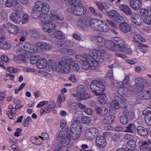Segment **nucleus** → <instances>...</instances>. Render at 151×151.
<instances>
[{"label": "nucleus", "instance_id": "nucleus-26", "mask_svg": "<svg viewBox=\"0 0 151 151\" xmlns=\"http://www.w3.org/2000/svg\"><path fill=\"white\" fill-rule=\"evenodd\" d=\"M83 117V113L81 111H76L74 115V119L75 120V121L74 122H76L78 124H80L79 121L82 119Z\"/></svg>", "mask_w": 151, "mask_h": 151}, {"label": "nucleus", "instance_id": "nucleus-24", "mask_svg": "<svg viewBox=\"0 0 151 151\" xmlns=\"http://www.w3.org/2000/svg\"><path fill=\"white\" fill-rule=\"evenodd\" d=\"M87 24L88 22L86 19L82 17L78 19L77 21V25L79 28L84 29L86 27Z\"/></svg>", "mask_w": 151, "mask_h": 151}, {"label": "nucleus", "instance_id": "nucleus-59", "mask_svg": "<svg viewBox=\"0 0 151 151\" xmlns=\"http://www.w3.org/2000/svg\"><path fill=\"white\" fill-rule=\"evenodd\" d=\"M148 47L147 45L139 43V45L138 46V48L141 50V51L144 53H145L146 52V47Z\"/></svg>", "mask_w": 151, "mask_h": 151}, {"label": "nucleus", "instance_id": "nucleus-54", "mask_svg": "<svg viewBox=\"0 0 151 151\" xmlns=\"http://www.w3.org/2000/svg\"><path fill=\"white\" fill-rule=\"evenodd\" d=\"M113 42L109 40H105L104 46L111 50L113 45Z\"/></svg>", "mask_w": 151, "mask_h": 151}, {"label": "nucleus", "instance_id": "nucleus-58", "mask_svg": "<svg viewBox=\"0 0 151 151\" xmlns=\"http://www.w3.org/2000/svg\"><path fill=\"white\" fill-rule=\"evenodd\" d=\"M11 45L10 44L7 42H5L2 45L1 47L0 48L4 50H9L11 48Z\"/></svg>", "mask_w": 151, "mask_h": 151}, {"label": "nucleus", "instance_id": "nucleus-4", "mask_svg": "<svg viewBox=\"0 0 151 151\" xmlns=\"http://www.w3.org/2000/svg\"><path fill=\"white\" fill-rule=\"evenodd\" d=\"M126 99L122 95L116 96L115 99L113 100L110 104V107L112 109H117L120 106L122 108H126L127 106Z\"/></svg>", "mask_w": 151, "mask_h": 151}, {"label": "nucleus", "instance_id": "nucleus-18", "mask_svg": "<svg viewBox=\"0 0 151 151\" xmlns=\"http://www.w3.org/2000/svg\"><path fill=\"white\" fill-rule=\"evenodd\" d=\"M131 21L136 25L139 26L142 24L143 22L141 21V19H139L138 17V15L135 12H132L131 15Z\"/></svg>", "mask_w": 151, "mask_h": 151}, {"label": "nucleus", "instance_id": "nucleus-52", "mask_svg": "<svg viewBox=\"0 0 151 151\" xmlns=\"http://www.w3.org/2000/svg\"><path fill=\"white\" fill-rule=\"evenodd\" d=\"M30 57V56L28 58L29 60L27 62L29 61L30 63L32 64H34L37 63L39 58L37 55L33 56L29 59V58Z\"/></svg>", "mask_w": 151, "mask_h": 151}, {"label": "nucleus", "instance_id": "nucleus-20", "mask_svg": "<svg viewBox=\"0 0 151 151\" xmlns=\"http://www.w3.org/2000/svg\"><path fill=\"white\" fill-rule=\"evenodd\" d=\"M142 4V1L140 0H131L130 2L131 7L135 10L139 9Z\"/></svg>", "mask_w": 151, "mask_h": 151}, {"label": "nucleus", "instance_id": "nucleus-25", "mask_svg": "<svg viewBox=\"0 0 151 151\" xmlns=\"http://www.w3.org/2000/svg\"><path fill=\"white\" fill-rule=\"evenodd\" d=\"M119 28L122 32L125 33L129 32L131 30L130 26L126 22L121 23L119 25Z\"/></svg>", "mask_w": 151, "mask_h": 151}, {"label": "nucleus", "instance_id": "nucleus-7", "mask_svg": "<svg viewBox=\"0 0 151 151\" xmlns=\"http://www.w3.org/2000/svg\"><path fill=\"white\" fill-rule=\"evenodd\" d=\"M89 57L91 60H95L96 62L99 63H102L104 58L103 54L100 52H94L92 50H90L89 52Z\"/></svg>", "mask_w": 151, "mask_h": 151}, {"label": "nucleus", "instance_id": "nucleus-22", "mask_svg": "<svg viewBox=\"0 0 151 151\" xmlns=\"http://www.w3.org/2000/svg\"><path fill=\"white\" fill-rule=\"evenodd\" d=\"M37 68L40 69L45 68L47 66V62L45 58H42L37 61L36 63Z\"/></svg>", "mask_w": 151, "mask_h": 151}, {"label": "nucleus", "instance_id": "nucleus-53", "mask_svg": "<svg viewBox=\"0 0 151 151\" xmlns=\"http://www.w3.org/2000/svg\"><path fill=\"white\" fill-rule=\"evenodd\" d=\"M65 97L63 95H59L58 98L57 102L58 105L60 106L62 102H63L65 101Z\"/></svg>", "mask_w": 151, "mask_h": 151}, {"label": "nucleus", "instance_id": "nucleus-14", "mask_svg": "<svg viewBox=\"0 0 151 151\" xmlns=\"http://www.w3.org/2000/svg\"><path fill=\"white\" fill-rule=\"evenodd\" d=\"M7 30L11 34H17L19 30V28L11 23H8L6 25Z\"/></svg>", "mask_w": 151, "mask_h": 151}, {"label": "nucleus", "instance_id": "nucleus-47", "mask_svg": "<svg viewBox=\"0 0 151 151\" xmlns=\"http://www.w3.org/2000/svg\"><path fill=\"white\" fill-rule=\"evenodd\" d=\"M120 121L122 124H127L128 122V118L127 116L124 114L122 115L120 117Z\"/></svg>", "mask_w": 151, "mask_h": 151}, {"label": "nucleus", "instance_id": "nucleus-55", "mask_svg": "<svg viewBox=\"0 0 151 151\" xmlns=\"http://www.w3.org/2000/svg\"><path fill=\"white\" fill-rule=\"evenodd\" d=\"M51 111V109H49L47 106L42 108L40 110V115L42 116L44 113L45 112L49 113Z\"/></svg>", "mask_w": 151, "mask_h": 151}, {"label": "nucleus", "instance_id": "nucleus-57", "mask_svg": "<svg viewBox=\"0 0 151 151\" xmlns=\"http://www.w3.org/2000/svg\"><path fill=\"white\" fill-rule=\"evenodd\" d=\"M126 128L129 130V132L133 133V131L136 129V127L133 124H130L129 125L126 127Z\"/></svg>", "mask_w": 151, "mask_h": 151}, {"label": "nucleus", "instance_id": "nucleus-61", "mask_svg": "<svg viewBox=\"0 0 151 151\" xmlns=\"http://www.w3.org/2000/svg\"><path fill=\"white\" fill-rule=\"evenodd\" d=\"M75 58L78 62L80 63L81 64L86 60V58L83 56L80 55H76L75 56Z\"/></svg>", "mask_w": 151, "mask_h": 151}, {"label": "nucleus", "instance_id": "nucleus-62", "mask_svg": "<svg viewBox=\"0 0 151 151\" xmlns=\"http://www.w3.org/2000/svg\"><path fill=\"white\" fill-rule=\"evenodd\" d=\"M57 14H56V17H55V19L58 20L60 21H62L63 20L64 17L63 14L57 11Z\"/></svg>", "mask_w": 151, "mask_h": 151}, {"label": "nucleus", "instance_id": "nucleus-11", "mask_svg": "<svg viewBox=\"0 0 151 151\" xmlns=\"http://www.w3.org/2000/svg\"><path fill=\"white\" fill-rule=\"evenodd\" d=\"M95 62L94 60L90 59L89 57L88 56V58L81 63V66L83 69L87 70L91 67L95 66L94 65Z\"/></svg>", "mask_w": 151, "mask_h": 151}, {"label": "nucleus", "instance_id": "nucleus-45", "mask_svg": "<svg viewBox=\"0 0 151 151\" xmlns=\"http://www.w3.org/2000/svg\"><path fill=\"white\" fill-rule=\"evenodd\" d=\"M69 4L72 7H76L78 6H80L81 4L80 0H70Z\"/></svg>", "mask_w": 151, "mask_h": 151}, {"label": "nucleus", "instance_id": "nucleus-44", "mask_svg": "<svg viewBox=\"0 0 151 151\" xmlns=\"http://www.w3.org/2000/svg\"><path fill=\"white\" fill-rule=\"evenodd\" d=\"M31 37L34 39H37L40 37V35L38 32L34 29H32L31 31Z\"/></svg>", "mask_w": 151, "mask_h": 151}, {"label": "nucleus", "instance_id": "nucleus-50", "mask_svg": "<svg viewBox=\"0 0 151 151\" xmlns=\"http://www.w3.org/2000/svg\"><path fill=\"white\" fill-rule=\"evenodd\" d=\"M43 3L42 1H37L35 3V7L34 8L41 11Z\"/></svg>", "mask_w": 151, "mask_h": 151}, {"label": "nucleus", "instance_id": "nucleus-32", "mask_svg": "<svg viewBox=\"0 0 151 151\" xmlns=\"http://www.w3.org/2000/svg\"><path fill=\"white\" fill-rule=\"evenodd\" d=\"M136 146L135 142L133 139H130L127 142L126 149L128 151H132Z\"/></svg>", "mask_w": 151, "mask_h": 151}, {"label": "nucleus", "instance_id": "nucleus-16", "mask_svg": "<svg viewBox=\"0 0 151 151\" xmlns=\"http://www.w3.org/2000/svg\"><path fill=\"white\" fill-rule=\"evenodd\" d=\"M10 18L11 21L16 24H19L22 20L21 14L17 12H14L12 14L10 15Z\"/></svg>", "mask_w": 151, "mask_h": 151}, {"label": "nucleus", "instance_id": "nucleus-8", "mask_svg": "<svg viewBox=\"0 0 151 151\" xmlns=\"http://www.w3.org/2000/svg\"><path fill=\"white\" fill-rule=\"evenodd\" d=\"M59 66L60 68L58 70L59 72L62 74H67L71 70L69 64L63 61L61 59L59 62Z\"/></svg>", "mask_w": 151, "mask_h": 151}, {"label": "nucleus", "instance_id": "nucleus-42", "mask_svg": "<svg viewBox=\"0 0 151 151\" xmlns=\"http://www.w3.org/2000/svg\"><path fill=\"white\" fill-rule=\"evenodd\" d=\"M49 65L50 68L53 70L57 71V65L55 62L52 60H49Z\"/></svg>", "mask_w": 151, "mask_h": 151}, {"label": "nucleus", "instance_id": "nucleus-28", "mask_svg": "<svg viewBox=\"0 0 151 151\" xmlns=\"http://www.w3.org/2000/svg\"><path fill=\"white\" fill-rule=\"evenodd\" d=\"M137 97L138 99L141 100L150 99H151V93L150 91H144Z\"/></svg>", "mask_w": 151, "mask_h": 151}, {"label": "nucleus", "instance_id": "nucleus-46", "mask_svg": "<svg viewBox=\"0 0 151 151\" xmlns=\"http://www.w3.org/2000/svg\"><path fill=\"white\" fill-rule=\"evenodd\" d=\"M49 9L50 7L48 4L46 3H44L42 5L41 12L44 14H46L49 12Z\"/></svg>", "mask_w": 151, "mask_h": 151}, {"label": "nucleus", "instance_id": "nucleus-33", "mask_svg": "<svg viewBox=\"0 0 151 151\" xmlns=\"http://www.w3.org/2000/svg\"><path fill=\"white\" fill-rule=\"evenodd\" d=\"M124 88L122 91V93L124 95H126L128 93H130V92L132 91H136L134 88L129 85H125L124 86Z\"/></svg>", "mask_w": 151, "mask_h": 151}, {"label": "nucleus", "instance_id": "nucleus-21", "mask_svg": "<svg viewBox=\"0 0 151 151\" xmlns=\"http://www.w3.org/2000/svg\"><path fill=\"white\" fill-rule=\"evenodd\" d=\"M111 110L109 111L110 115L105 117L103 119V122L106 124H111L114 121L115 116L111 113Z\"/></svg>", "mask_w": 151, "mask_h": 151}, {"label": "nucleus", "instance_id": "nucleus-17", "mask_svg": "<svg viewBox=\"0 0 151 151\" xmlns=\"http://www.w3.org/2000/svg\"><path fill=\"white\" fill-rule=\"evenodd\" d=\"M96 143L97 146L101 148L105 147L106 145V140L103 136H98L96 139Z\"/></svg>", "mask_w": 151, "mask_h": 151}, {"label": "nucleus", "instance_id": "nucleus-49", "mask_svg": "<svg viewBox=\"0 0 151 151\" xmlns=\"http://www.w3.org/2000/svg\"><path fill=\"white\" fill-rule=\"evenodd\" d=\"M41 11L34 8L32 13V15L35 18L39 17L41 13Z\"/></svg>", "mask_w": 151, "mask_h": 151}, {"label": "nucleus", "instance_id": "nucleus-31", "mask_svg": "<svg viewBox=\"0 0 151 151\" xmlns=\"http://www.w3.org/2000/svg\"><path fill=\"white\" fill-rule=\"evenodd\" d=\"M138 134L142 136H145L148 134V131L144 127L138 126L137 129Z\"/></svg>", "mask_w": 151, "mask_h": 151}, {"label": "nucleus", "instance_id": "nucleus-37", "mask_svg": "<svg viewBox=\"0 0 151 151\" xmlns=\"http://www.w3.org/2000/svg\"><path fill=\"white\" fill-rule=\"evenodd\" d=\"M100 24L101 25L99 26L98 31H103L106 32L109 30V28L107 25L106 24H104V22H103L102 20H101Z\"/></svg>", "mask_w": 151, "mask_h": 151}, {"label": "nucleus", "instance_id": "nucleus-29", "mask_svg": "<svg viewBox=\"0 0 151 151\" xmlns=\"http://www.w3.org/2000/svg\"><path fill=\"white\" fill-rule=\"evenodd\" d=\"M95 110L97 114H99L103 116L106 115L108 111L107 108L105 107L101 108L100 107L97 106L95 108Z\"/></svg>", "mask_w": 151, "mask_h": 151}, {"label": "nucleus", "instance_id": "nucleus-2", "mask_svg": "<svg viewBox=\"0 0 151 151\" xmlns=\"http://www.w3.org/2000/svg\"><path fill=\"white\" fill-rule=\"evenodd\" d=\"M21 49H18L17 53L19 55L17 57V60L16 61L18 63H26L29 59L28 58L30 56V53L35 52L37 51V46L34 44H30L29 43H25L22 46H21Z\"/></svg>", "mask_w": 151, "mask_h": 151}, {"label": "nucleus", "instance_id": "nucleus-41", "mask_svg": "<svg viewBox=\"0 0 151 151\" xmlns=\"http://www.w3.org/2000/svg\"><path fill=\"white\" fill-rule=\"evenodd\" d=\"M112 46V47L111 50L116 52H122V51L123 50L124 46L117 45L114 44H113V45Z\"/></svg>", "mask_w": 151, "mask_h": 151}, {"label": "nucleus", "instance_id": "nucleus-23", "mask_svg": "<svg viewBox=\"0 0 151 151\" xmlns=\"http://www.w3.org/2000/svg\"><path fill=\"white\" fill-rule=\"evenodd\" d=\"M36 45L40 48L43 50H47L53 48V46L48 43L41 42H37Z\"/></svg>", "mask_w": 151, "mask_h": 151}, {"label": "nucleus", "instance_id": "nucleus-40", "mask_svg": "<svg viewBox=\"0 0 151 151\" xmlns=\"http://www.w3.org/2000/svg\"><path fill=\"white\" fill-rule=\"evenodd\" d=\"M17 3V0H6L5 5L7 7H11L15 6Z\"/></svg>", "mask_w": 151, "mask_h": 151}, {"label": "nucleus", "instance_id": "nucleus-9", "mask_svg": "<svg viewBox=\"0 0 151 151\" xmlns=\"http://www.w3.org/2000/svg\"><path fill=\"white\" fill-rule=\"evenodd\" d=\"M134 81V89L137 91H142L144 89V84L146 83V80L142 78L138 77L136 78Z\"/></svg>", "mask_w": 151, "mask_h": 151}, {"label": "nucleus", "instance_id": "nucleus-34", "mask_svg": "<svg viewBox=\"0 0 151 151\" xmlns=\"http://www.w3.org/2000/svg\"><path fill=\"white\" fill-rule=\"evenodd\" d=\"M134 40L133 42H137L139 44L141 42H144L145 40L140 35L137 33L135 32L133 36Z\"/></svg>", "mask_w": 151, "mask_h": 151}, {"label": "nucleus", "instance_id": "nucleus-19", "mask_svg": "<svg viewBox=\"0 0 151 151\" xmlns=\"http://www.w3.org/2000/svg\"><path fill=\"white\" fill-rule=\"evenodd\" d=\"M120 10L127 16H130L132 13V10L128 5L122 4L119 6Z\"/></svg>", "mask_w": 151, "mask_h": 151}, {"label": "nucleus", "instance_id": "nucleus-38", "mask_svg": "<svg viewBox=\"0 0 151 151\" xmlns=\"http://www.w3.org/2000/svg\"><path fill=\"white\" fill-rule=\"evenodd\" d=\"M60 47L66 46L67 47H72L74 45L73 42L70 41H61L60 44Z\"/></svg>", "mask_w": 151, "mask_h": 151}, {"label": "nucleus", "instance_id": "nucleus-64", "mask_svg": "<svg viewBox=\"0 0 151 151\" xmlns=\"http://www.w3.org/2000/svg\"><path fill=\"white\" fill-rule=\"evenodd\" d=\"M145 22L148 25L151 24V15L146 16L144 19Z\"/></svg>", "mask_w": 151, "mask_h": 151}, {"label": "nucleus", "instance_id": "nucleus-5", "mask_svg": "<svg viewBox=\"0 0 151 151\" xmlns=\"http://www.w3.org/2000/svg\"><path fill=\"white\" fill-rule=\"evenodd\" d=\"M76 91L78 96L76 99L78 101H81L90 98L88 94L85 93V88L83 85H78Z\"/></svg>", "mask_w": 151, "mask_h": 151}, {"label": "nucleus", "instance_id": "nucleus-39", "mask_svg": "<svg viewBox=\"0 0 151 151\" xmlns=\"http://www.w3.org/2000/svg\"><path fill=\"white\" fill-rule=\"evenodd\" d=\"M123 114L131 120H132L134 117V112L132 111H129L127 109H125L124 111Z\"/></svg>", "mask_w": 151, "mask_h": 151}, {"label": "nucleus", "instance_id": "nucleus-30", "mask_svg": "<svg viewBox=\"0 0 151 151\" xmlns=\"http://www.w3.org/2000/svg\"><path fill=\"white\" fill-rule=\"evenodd\" d=\"M39 19L43 24L52 21V19H50V17L45 14L40 15Z\"/></svg>", "mask_w": 151, "mask_h": 151}, {"label": "nucleus", "instance_id": "nucleus-10", "mask_svg": "<svg viewBox=\"0 0 151 151\" xmlns=\"http://www.w3.org/2000/svg\"><path fill=\"white\" fill-rule=\"evenodd\" d=\"M99 130L96 128H91L85 132V136L87 139H93L98 134Z\"/></svg>", "mask_w": 151, "mask_h": 151}, {"label": "nucleus", "instance_id": "nucleus-13", "mask_svg": "<svg viewBox=\"0 0 151 151\" xmlns=\"http://www.w3.org/2000/svg\"><path fill=\"white\" fill-rule=\"evenodd\" d=\"M107 15L112 20L119 22L120 21L119 14L115 10H112L107 12Z\"/></svg>", "mask_w": 151, "mask_h": 151}, {"label": "nucleus", "instance_id": "nucleus-3", "mask_svg": "<svg viewBox=\"0 0 151 151\" xmlns=\"http://www.w3.org/2000/svg\"><path fill=\"white\" fill-rule=\"evenodd\" d=\"M104 83L105 81L101 79L99 81L93 80L90 84L92 91L96 96H100L99 101L102 104H105L106 100V96L103 93L105 89Z\"/></svg>", "mask_w": 151, "mask_h": 151}, {"label": "nucleus", "instance_id": "nucleus-56", "mask_svg": "<svg viewBox=\"0 0 151 151\" xmlns=\"http://www.w3.org/2000/svg\"><path fill=\"white\" fill-rule=\"evenodd\" d=\"M89 9L94 16L97 17H99L100 18L102 17L103 16L101 14L99 13L98 11H96L93 8L90 7Z\"/></svg>", "mask_w": 151, "mask_h": 151}, {"label": "nucleus", "instance_id": "nucleus-43", "mask_svg": "<svg viewBox=\"0 0 151 151\" xmlns=\"http://www.w3.org/2000/svg\"><path fill=\"white\" fill-rule=\"evenodd\" d=\"M113 44L122 46H125L124 41L122 39L118 37H115L114 39Z\"/></svg>", "mask_w": 151, "mask_h": 151}, {"label": "nucleus", "instance_id": "nucleus-6", "mask_svg": "<svg viewBox=\"0 0 151 151\" xmlns=\"http://www.w3.org/2000/svg\"><path fill=\"white\" fill-rule=\"evenodd\" d=\"M80 5L69 8L68 9L69 12L71 13L78 16L84 15L86 12V8L81 3Z\"/></svg>", "mask_w": 151, "mask_h": 151}, {"label": "nucleus", "instance_id": "nucleus-35", "mask_svg": "<svg viewBox=\"0 0 151 151\" xmlns=\"http://www.w3.org/2000/svg\"><path fill=\"white\" fill-rule=\"evenodd\" d=\"M61 59L64 62L70 63L72 65H73L76 63L75 61L74 60L66 56H63Z\"/></svg>", "mask_w": 151, "mask_h": 151}, {"label": "nucleus", "instance_id": "nucleus-60", "mask_svg": "<svg viewBox=\"0 0 151 151\" xmlns=\"http://www.w3.org/2000/svg\"><path fill=\"white\" fill-rule=\"evenodd\" d=\"M106 77L107 78L110 79L112 83L113 86H119V84L117 82V81H115L114 79L113 76H107Z\"/></svg>", "mask_w": 151, "mask_h": 151}, {"label": "nucleus", "instance_id": "nucleus-36", "mask_svg": "<svg viewBox=\"0 0 151 151\" xmlns=\"http://www.w3.org/2000/svg\"><path fill=\"white\" fill-rule=\"evenodd\" d=\"M61 59L64 62L70 63L72 65H73L76 63L75 61L74 60L66 56H63Z\"/></svg>", "mask_w": 151, "mask_h": 151}, {"label": "nucleus", "instance_id": "nucleus-15", "mask_svg": "<svg viewBox=\"0 0 151 151\" xmlns=\"http://www.w3.org/2000/svg\"><path fill=\"white\" fill-rule=\"evenodd\" d=\"M55 28V25L52 22H48L47 23L44 24L42 26V28L45 32L50 33L53 32Z\"/></svg>", "mask_w": 151, "mask_h": 151}, {"label": "nucleus", "instance_id": "nucleus-12", "mask_svg": "<svg viewBox=\"0 0 151 151\" xmlns=\"http://www.w3.org/2000/svg\"><path fill=\"white\" fill-rule=\"evenodd\" d=\"M101 20L95 19H91L89 21V25L92 29L98 31Z\"/></svg>", "mask_w": 151, "mask_h": 151}, {"label": "nucleus", "instance_id": "nucleus-1", "mask_svg": "<svg viewBox=\"0 0 151 151\" xmlns=\"http://www.w3.org/2000/svg\"><path fill=\"white\" fill-rule=\"evenodd\" d=\"M81 125V124H78L76 122H73L70 126L69 132L60 131L56 139L60 145L62 147L65 146L69 144L71 138L73 140L78 139L80 137Z\"/></svg>", "mask_w": 151, "mask_h": 151}, {"label": "nucleus", "instance_id": "nucleus-48", "mask_svg": "<svg viewBox=\"0 0 151 151\" xmlns=\"http://www.w3.org/2000/svg\"><path fill=\"white\" fill-rule=\"evenodd\" d=\"M147 145H145L142 143L140 147V151H151V147Z\"/></svg>", "mask_w": 151, "mask_h": 151}, {"label": "nucleus", "instance_id": "nucleus-27", "mask_svg": "<svg viewBox=\"0 0 151 151\" xmlns=\"http://www.w3.org/2000/svg\"><path fill=\"white\" fill-rule=\"evenodd\" d=\"M93 40L96 43L97 45L104 46V42H105V39L102 36H95L93 37Z\"/></svg>", "mask_w": 151, "mask_h": 151}, {"label": "nucleus", "instance_id": "nucleus-51", "mask_svg": "<svg viewBox=\"0 0 151 151\" xmlns=\"http://www.w3.org/2000/svg\"><path fill=\"white\" fill-rule=\"evenodd\" d=\"M43 3L42 1H37L35 3V7L34 8L41 11Z\"/></svg>", "mask_w": 151, "mask_h": 151}, {"label": "nucleus", "instance_id": "nucleus-63", "mask_svg": "<svg viewBox=\"0 0 151 151\" xmlns=\"http://www.w3.org/2000/svg\"><path fill=\"white\" fill-rule=\"evenodd\" d=\"M121 134L120 133L115 134L112 137L113 140L115 142H117L120 140Z\"/></svg>", "mask_w": 151, "mask_h": 151}]
</instances>
